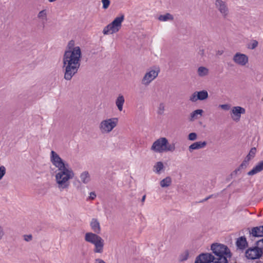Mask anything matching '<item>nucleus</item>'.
Listing matches in <instances>:
<instances>
[{"instance_id": "nucleus-24", "label": "nucleus", "mask_w": 263, "mask_h": 263, "mask_svg": "<svg viewBox=\"0 0 263 263\" xmlns=\"http://www.w3.org/2000/svg\"><path fill=\"white\" fill-rule=\"evenodd\" d=\"M172 182V179L170 177H166L160 181V185L162 187L169 186Z\"/></svg>"}, {"instance_id": "nucleus-5", "label": "nucleus", "mask_w": 263, "mask_h": 263, "mask_svg": "<svg viewBox=\"0 0 263 263\" xmlns=\"http://www.w3.org/2000/svg\"><path fill=\"white\" fill-rule=\"evenodd\" d=\"M124 19V16L123 14L116 17L111 23L104 28L103 33L104 34H109L118 32L121 27L122 23Z\"/></svg>"}, {"instance_id": "nucleus-21", "label": "nucleus", "mask_w": 263, "mask_h": 263, "mask_svg": "<svg viewBox=\"0 0 263 263\" xmlns=\"http://www.w3.org/2000/svg\"><path fill=\"white\" fill-rule=\"evenodd\" d=\"M197 91V96L198 97L197 99H198L199 100L203 101V100H205L208 98L209 95H208V92L206 90H202L201 91Z\"/></svg>"}, {"instance_id": "nucleus-10", "label": "nucleus", "mask_w": 263, "mask_h": 263, "mask_svg": "<svg viewBox=\"0 0 263 263\" xmlns=\"http://www.w3.org/2000/svg\"><path fill=\"white\" fill-rule=\"evenodd\" d=\"M248 230L249 231V239L251 241H254V238L263 237V231L260 226L253 227L251 229L248 228Z\"/></svg>"}, {"instance_id": "nucleus-1", "label": "nucleus", "mask_w": 263, "mask_h": 263, "mask_svg": "<svg viewBox=\"0 0 263 263\" xmlns=\"http://www.w3.org/2000/svg\"><path fill=\"white\" fill-rule=\"evenodd\" d=\"M51 161L52 164L58 168L59 172L55 175V180L58 187L64 190L68 187L69 180L74 175L73 171L69 168L68 163L64 161L54 151L51 152Z\"/></svg>"}, {"instance_id": "nucleus-29", "label": "nucleus", "mask_w": 263, "mask_h": 263, "mask_svg": "<svg viewBox=\"0 0 263 263\" xmlns=\"http://www.w3.org/2000/svg\"><path fill=\"white\" fill-rule=\"evenodd\" d=\"M37 17L39 18L46 19V17H47L46 10L44 9V10H43L41 11L40 12H39V13L37 15Z\"/></svg>"}, {"instance_id": "nucleus-19", "label": "nucleus", "mask_w": 263, "mask_h": 263, "mask_svg": "<svg viewBox=\"0 0 263 263\" xmlns=\"http://www.w3.org/2000/svg\"><path fill=\"white\" fill-rule=\"evenodd\" d=\"M81 181L84 184H87L91 180L90 176L88 171H84L80 175Z\"/></svg>"}, {"instance_id": "nucleus-41", "label": "nucleus", "mask_w": 263, "mask_h": 263, "mask_svg": "<svg viewBox=\"0 0 263 263\" xmlns=\"http://www.w3.org/2000/svg\"><path fill=\"white\" fill-rule=\"evenodd\" d=\"M95 263H106L102 259L97 258L95 259Z\"/></svg>"}, {"instance_id": "nucleus-38", "label": "nucleus", "mask_w": 263, "mask_h": 263, "mask_svg": "<svg viewBox=\"0 0 263 263\" xmlns=\"http://www.w3.org/2000/svg\"><path fill=\"white\" fill-rule=\"evenodd\" d=\"M90 196L88 197L87 200H94L96 197V194L95 192H91L90 193Z\"/></svg>"}, {"instance_id": "nucleus-44", "label": "nucleus", "mask_w": 263, "mask_h": 263, "mask_svg": "<svg viewBox=\"0 0 263 263\" xmlns=\"http://www.w3.org/2000/svg\"><path fill=\"white\" fill-rule=\"evenodd\" d=\"M3 235H4V233H3L2 227L0 226V239L2 238Z\"/></svg>"}, {"instance_id": "nucleus-20", "label": "nucleus", "mask_w": 263, "mask_h": 263, "mask_svg": "<svg viewBox=\"0 0 263 263\" xmlns=\"http://www.w3.org/2000/svg\"><path fill=\"white\" fill-rule=\"evenodd\" d=\"M203 112V111L201 109H196V110L193 111L191 114L190 120L191 121H193L195 119H198V116L199 115L200 116H201Z\"/></svg>"}, {"instance_id": "nucleus-17", "label": "nucleus", "mask_w": 263, "mask_h": 263, "mask_svg": "<svg viewBox=\"0 0 263 263\" xmlns=\"http://www.w3.org/2000/svg\"><path fill=\"white\" fill-rule=\"evenodd\" d=\"M262 171H263V160L258 162L250 171L247 173V175L249 176H253Z\"/></svg>"}, {"instance_id": "nucleus-16", "label": "nucleus", "mask_w": 263, "mask_h": 263, "mask_svg": "<svg viewBox=\"0 0 263 263\" xmlns=\"http://www.w3.org/2000/svg\"><path fill=\"white\" fill-rule=\"evenodd\" d=\"M207 144V142L204 141H197L192 143L189 147V151L192 153L194 150L204 148Z\"/></svg>"}, {"instance_id": "nucleus-46", "label": "nucleus", "mask_w": 263, "mask_h": 263, "mask_svg": "<svg viewBox=\"0 0 263 263\" xmlns=\"http://www.w3.org/2000/svg\"><path fill=\"white\" fill-rule=\"evenodd\" d=\"M223 53V50H218L217 52V54L218 55H222Z\"/></svg>"}, {"instance_id": "nucleus-9", "label": "nucleus", "mask_w": 263, "mask_h": 263, "mask_svg": "<svg viewBox=\"0 0 263 263\" xmlns=\"http://www.w3.org/2000/svg\"><path fill=\"white\" fill-rule=\"evenodd\" d=\"M166 144H168V140L166 138H160L153 143L151 150L157 153H162Z\"/></svg>"}, {"instance_id": "nucleus-12", "label": "nucleus", "mask_w": 263, "mask_h": 263, "mask_svg": "<svg viewBox=\"0 0 263 263\" xmlns=\"http://www.w3.org/2000/svg\"><path fill=\"white\" fill-rule=\"evenodd\" d=\"M232 118L236 122H238L240 120V118L241 114H244L246 112V110L244 108L240 106H235L232 109Z\"/></svg>"}, {"instance_id": "nucleus-2", "label": "nucleus", "mask_w": 263, "mask_h": 263, "mask_svg": "<svg viewBox=\"0 0 263 263\" xmlns=\"http://www.w3.org/2000/svg\"><path fill=\"white\" fill-rule=\"evenodd\" d=\"M82 57L81 48L76 46L73 50H65L63 57L64 79L70 80L78 71Z\"/></svg>"}, {"instance_id": "nucleus-18", "label": "nucleus", "mask_w": 263, "mask_h": 263, "mask_svg": "<svg viewBox=\"0 0 263 263\" xmlns=\"http://www.w3.org/2000/svg\"><path fill=\"white\" fill-rule=\"evenodd\" d=\"M125 102V99L123 95H119L116 100V105L118 107V109L120 111H122L123 109V106Z\"/></svg>"}, {"instance_id": "nucleus-13", "label": "nucleus", "mask_w": 263, "mask_h": 263, "mask_svg": "<svg viewBox=\"0 0 263 263\" xmlns=\"http://www.w3.org/2000/svg\"><path fill=\"white\" fill-rule=\"evenodd\" d=\"M233 60L236 64L244 66L248 62V57L247 55L237 52L233 57Z\"/></svg>"}, {"instance_id": "nucleus-14", "label": "nucleus", "mask_w": 263, "mask_h": 263, "mask_svg": "<svg viewBox=\"0 0 263 263\" xmlns=\"http://www.w3.org/2000/svg\"><path fill=\"white\" fill-rule=\"evenodd\" d=\"M215 4L216 8L220 11L222 15L226 17L228 13V8L226 2L222 0H216Z\"/></svg>"}, {"instance_id": "nucleus-53", "label": "nucleus", "mask_w": 263, "mask_h": 263, "mask_svg": "<svg viewBox=\"0 0 263 263\" xmlns=\"http://www.w3.org/2000/svg\"><path fill=\"white\" fill-rule=\"evenodd\" d=\"M261 227V230L263 231V225L262 226H260Z\"/></svg>"}, {"instance_id": "nucleus-51", "label": "nucleus", "mask_w": 263, "mask_h": 263, "mask_svg": "<svg viewBox=\"0 0 263 263\" xmlns=\"http://www.w3.org/2000/svg\"><path fill=\"white\" fill-rule=\"evenodd\" d=\"M256 263H263L262 261H261L260 260H258V261H257L256 262Z\"/></svg>"}, {"instance_id": "nucleus-8", "label": "nucleus", "mask_w": 263, "mask_h": 263, "mask_svg": "<svg viewBox=\"0 0 263 263\" xmlns=\"http://www.w3.org/2000/svg\"><path fill=\"white\" fill-rule=\"evenodd\" d=\"M215 257L211 253H202L196 258L195 263H216Z\"/></svg>"}, {"instance_id": "nucleus-26", "label": "nucleus", "mask_w": 263, "mask_h": 263, "mask_svg": "<svg viewBox=\"0 0 263 263\" xmlns=\"http://www.w3.org/2000/svg\"><path fill=\"white\" fill-rule=\"evenodd\" d=\"M189 251L188 250H185L179 255L178 260L180 262H183L189 258Z\"/></svg>"}, {"instance_id": "nucleus-15", "label": "nucleus", "mask_w": 263, "mask_h": 263, "mask_svg": "<svg viewBox=\"0 0 263 263\" xmlns=\"http://www.w3.org/2000/svg\"><path fill=\"white\" fill-rule=\"evenodd\" d=\"M158 76V72L152 70L146 73L142 80V83L144 85H148Z\"/></svg>"}, {"instance_id": "nucleus-27", "label": "nucleus", "mask_w": 263, "mask_h": 263, "mask_svg": "<svg viewBox=\"0 0 263 263\" xmlns=\"http://www.w3.org/2000/svg\"><path fill=\"white\" fill-rule=\"evenodd\" d=\"M175 149V146L174 144H170L168 142V144H165V146L164 148V152L170 151L173 152Z\"/></svg>"}, {"instance_id": "nucleus-3", "label": "nucleus", "mask_w": 263, "mask_h": 263, "mask_svg": "<svg viewBox=\"0 0 263 263\" xmlns=\"http://www.w3.org/2000/svg\"><path fill=\"white\" fill-rule=\"evenodd\" d=\"M92 230L95 232H88L85 234V240L95 246L93 252L102 253L103 251L104 240L98 235L101 232L100 223L97 219L92 218L90 223Z\"/></svg>"}, {"instance_id": "nucleus-49", "label": "nucleus", "mask_w": 263, "mask_h": 263, "mask_svg": "<svg viewBox=\"0 0 263 263\" xmlns=\"http://www.w3.org/2000/svg\"><path fill=\"white\" fill-rule=\"evenodd\" d=\"M208 200V199L207 198V197H206L204 199H202V200L200 201L199 202H203L207 201Z\"/></svg>"}, {"instance_id": "nucleus-43", "label": "nucleus", "mask_w": 263, "mask_h": 263, "mask_svg": "<svg viewBox=\"0 0 263 263\" xmlns=\"http://www.w3.org/2000/svg\"><path fill=\"white\" fill-rule=\"evenodd\" d=\"M240 170L237 168L236 169H235L231 174V175H236L238 173V172H239Z\"/></svg>"}, {"instance_id": "nucleus-36", "label": "nucleus", "mask_w": 263, "mask_h": 263, "mask_svg": "<svg viewBox=\"0 0 263 263\" xmlns=\"http://www.w3.org/2000/svg\"><path fill=\"white\" fill-rule=\"evenodd\" d=\"M6 173V168L4 166L2 165L0 166V180L3 178V176Z\"/></svg>"}, {"instance_id": "nucleus-22", "label": "nucleus", "mask_w": 263, "mask_h": 263, "mask_svg": "<svg viewBox=\"0 0 263 263\" xmlns=\"http://www.w3.org/2000/svg\"><path fill=\"white\" fill-rule=\"evenodd\" d=\"M256 153V148L255 147L251 148L245 160L249 163V161L255 156Z\"/></svg>"}, {"instance_id": "nucleus-33", "label": "nucleus", "mask_w": 263, "mask_h": 263, "mask_svg": "<svg viewBox=\"0 0 263 263\" xmlns=\"http://www.w3.org/2000/svg\"><path fill=\"white\" fill-rule=\"evenodd\" d=\"M249 163L245 160V159L242 162V163L240 164V165L238 166V168L241 170V169H245L248 166Z\"/></svg>"}, {"instance_id": "nucleus-39", "label": "nucleus", "mask_w": 263, "mask_h": 263, "mask_svg": "<svg viewBox=\"0 0 263 263\" xmlns=\"http://www.w3.org/2000/svg\"><path fill=\"white\" fill-rule=\"evenodd\" d=\"M24 240L26 241H29L32 240V236L31 234L29 235H24Z\"/></svg>"}, {"instance_id": "nucleus-4", "label": "nucleus", "mask_w": 263, "mask_h": 263, "mask_svg": "<svg viewBox=\"0 0 263 263\" xmlns=\"http://www.w3.org/2000/svg\"><path fill=\"white\" fill-rule=\"evenodd\" d=\"M211 250L215 257L216 263H228V258L232 256L229 247L222 243L215 242L211 245Z\"/></svg>"}, {"instance_id": "nucleus-23", "label": "nucleus", "mask_w": 263, "mask_h": 263, "mask_svg": "<svg viewBox=\"0 0 263 263\" xmlns=\"http://www.w3.org/2000/svg\"><path fill=\"white\" fill-rule=\"evenodd\" d=\"M158 20L160 21L166 22L167 21H173L174 16L169 13H167L164 15H160L158 17Z\"/></svg>"}, {"instance_id": "nucleus-50", "label": "nucleus", "mask_w": 263, "mask_h": 263, "mask_svg": "<svg viewBox=\"0 0 263 263\" xmlns=\"http://www.w3.org/2000/svg\"><path fill=\"white\" fill-rule=\"evenodd\" d=\"M49 2L52 3L55 2L56 0H48Z\"/></svg>"}, {"instance_id": "nucleus-47", "label": "nucleus", "mask_w": 263, "mask_h": 263, "mask_svg": "<svg viewBox=\"0 0 263 263\" xmlns=\"http://www.w3.org/2000/svg\"><path fill=\"white\" fill-rule=\"evenodd\" d=\"M257 243L258 245L259 243H262L263 244V238L260 240H258L257 241Z\"/></svg>"}, {"instance_id": "nucleus-34", "label": "nucleus", "mask_w": 263, "mask_h": 263, "mask_svg": "<svg viewBox=\"0 0 263 263\" xmlns=\"http://www.w3.org/2000/svg\"><path fill=\"white\" fill-rule=\"evenodd\" d=\"M197 91L194 92L190 97V100L193 102H195L199 100L197 97Z\"/></svg>"}, {"instance_id": "nucleus-30", "label": "nucleus", "mask_w": 263, "mask_h": 263, "mask_svg": "<svg viewBox=\"0 0 263 263\" xmlns=\"http://www.w3.org/2000/svg\"><path fill=\"white\" fill-rule=\"evenodd\" d=\"M258 43L256 40H252V43H250L248 45V48L250 49H255L258 45Z\"/></svg>"}, {"instance_id": "nucleus-11", "label": "nucleus", "mask_w": 263, "mask_h": 263, "mask_svg": "<svg viewBox=\"0 0 263 263\" xmlns=\"http://www.w3.org/2000/svg\"><path fill=\"white\" fill-rule=\"evenodd\" d=\"M235 245L237 250L243 252L249 248V243L245 236H240L236 239Z\"/></svg>"}, {"instance_id": "nucleus-25", "label": "nucleus", "mask_w": 263, "mask_h": 263, "mask_svg": "<svg viewBox=\"0 0 263 263\" xmlns=\"http://www.w3.org/2000/svg\"><path fill=\"white\" fill-rule=\"evenodd\" d=\"M197 72L199 76L204 77L208 74L209 69L205 67L200 66L198 68Z\"/></svg>"}, {"instance_id": "nucleus-28", "label": "nucleus", "mask_w": 263, "mask_h": 263, "mask_svg": "<svg viewBox=\"0 0 263 263\" xmlns=\"http://www.w3.org/2000/svg\"><path fill=\"white\" fill-rule=\"evenodd\" d=\"M155 167L156 168L157 173H159L163 168L164 165L162 162L159 161L156 163Z\"/></svg>"}, {"instance_id": "nucleus-45", "label": "nucleus", "mask_w": 263, "mask_h": 263, "mask_svg": "<svg viewBox=\"0 0 263 263\" xmlns=\"http://www.w3.org/2000/svg\"><path fill=\"white\" fill-rule=\"evenodd\" d=\"M216 197V195H214V194H212V195H209V196H208V197H207V198H208V200H209V199H211V198H212V197Z\"/></svg>"}, {"instance_id": "nucleus-31", "label": "nucleus", "mask_w": 263, "mask_h": 263, "mask_svg": "<svg viewBox=\"0 0 263 263\" xmlns=\"http://www.w3.org/2000/svg\"><path fill=\"white\" fill-rule=\"evenodd\" d=\"M67 48L68 49L67 50H73L76 47H74V41L70 40L67 45Z\"/></svg>"}, {"instance_id": "nucleus-42", "label": "nucleus", "mask_w": 263, "mask_h": 263, "mask_svg": "<svg viewBox=\"0 0 263 263\" xmlns=\"http://www.w3.org/2000/svg\"><path fill=\"white\" fill-rule=\"evenodd\" d=\"M255 244L258 248H259V249L260 248V249H262V253H263V244L261 243H259L258 245L257 243V241L255 242Z\"/></svg>"}, {"instance_id": "nucleus-7", "label": "nucleus", "mask_w": 263, "mask_h": 263, "mask_svg": "<svg viewBox=\"0 0 263 263\" xmlns=\"http://www.w3.org/2000/svg\"><path fill=\"white\" fill-rule=\"evenodd\" d=\"M118 119L113 118L102 121L100 124V128L102 132L109 133L117 125Z\"/></svg>"}, {"instance_id": "nucleus-32", "label": "nucleus", "mask_w": 263, "mask_h": 263, "mask_svg": "<svg viewBox=\"0 0 263 263\" xmlns=\"http://www.w3.org/2000/svg\"><path fill=\"white\" fill-rule=\"evenodd\" d=\"M197 138V135L196 133L193 132L189 134L187 139L190 141H194Z\"/></svg>"}, {"instance_id": "nucleus-48", "label": "nucleus", "mask_w": 263, "mask_h": 263, "mask_svg": "<svg viewBox=\"0 0 263 263\" xmlns=\"http://www.w3.org/2000/svg\"><path fill=\"white\" fill-rule=\"evenodd\" d=\"M145 198H146V195H144V196H143L142 199H141V201L142 202H143L144 201H145Z\"/></svg>"}, {"instance_id": "nucleus-40", "label": "nucleus", "mask_w": 263, "mask_h": 263, "mask_svg": "<svg viewBox=\"0 0 263 263\" xmlns=\"http://www.w3.org/2000/svg\"><path fill=\"white\" fill-rule=\"evenodd\" d=\"M219 107L224 110H228L230 108V106L228 104H222L220 105Z\"/></svg>"}, {"instance_id": "nucleus-52", "label": "nucleus", "mask_w": 263, "mask_h": 263, "mask_svg": "<svg viewBox=\"0 0 263 263\" xmlns=\"http://www.w3.org/2000/svg\"><path fill=\"white\" fill-rule=\"evenodd\" d=\"M200 52H201V54H203V50H200Z\"/></svg>"}, {"instance_id": "nucleus-37", "label": "nucleus", "mask_w": 263, "mask_h": 263, "mask_svg": "<svg viewBox=\"0 0 263 263\" xmlns=\"http://www.w3.org/2000/svg\"><path fill=\"white\" fill-rule=\"evenodd\" d=\"M164 110V105L163 103H160L159 106V110L158 114L159 115H162Z\"/></svg>"}, {"instance_id": "nucleus-6", "label": "nucleus", "mask_w": 263, "mask_h": 263, "mask_svg": "<svg viewBox=\"0 0 263 263\" xmlns=\"http://www.w3.org/2000/svg\"><path fill=\"white\" fill-rule=\"evenodd\" d=\"M262 249L258 248L256 245L249 247L245 252V256L249 260L259 259L262 256Z\"/></svg>"}, {"instance_id": "nucleus-35", "label": "nucleus", "mask_w": 263, "mask_h": 263, "mask_svg": "<svg viewBox=\"0 0 263 263\" xmlns=\"http://www.w3.org/2000/svg\"><path fill=\"white\" fill-rule=\"evenodd\" d=\"M102 3L103 4V8L106 9L108 8L110 2V0H102Z\"/></svg>"}]
</instances>
